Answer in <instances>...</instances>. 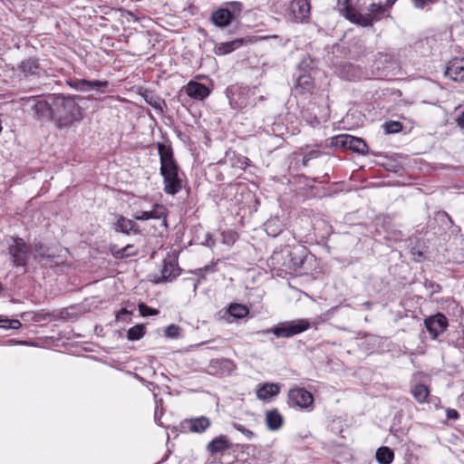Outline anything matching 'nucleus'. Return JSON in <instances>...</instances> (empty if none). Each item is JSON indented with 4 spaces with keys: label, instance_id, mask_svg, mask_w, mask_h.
Segmentation results:
<instances>
[{
    "label": "nucleus",
    "instance_id": "f257e3e1",
    "mask_svg": "<svg viewBox=\"0 0 464 464\" xmlns=\"http://www.w3.org/2000/svg\"><path fill=\"white\" fill-rule=\"evenodd\" d=\"M157 148L160 160V174L164 179V191L175 195L180 191L182 184L179 178V167L174 160L172 148L161 142L157 144Z\"/></svg>",
    "mask_w": 464,
    "mask_h": 464
},
{
    "label": "nucleus",
    "instance_id": "f03ea898",
    "mask_svg": "<svg viewBox=\"0 0 464 464\" xmlns=\"http://www.w3.org/2000/svg\"><path fill=\"white\" fill-rule=\"evenodd\" d=\"M53 122L59 127H67L82 117V110L75 99L70 96L53 95Z\"/></svg>",
    "mask_w": 464,
    "mask_h": 464
},
{
    "label": "nucleus",
    "instance_id": "7ed1b4c3",
    "mask_svg": "<svg viewBox=\"0 0 464 464\" xmlns=\"http://www.w3.org/2000/svg\"><path fill=\"white\" fill-rule=\"evenodd\" d=\"M305 248L300 246L291 248L285 246L280 251H274L271 256L272 264L281 266L286 272L296 271L304 262Z\"/></svg>",
    "mask_w": 464,
    "mask_h": 464
},
{
    "label": "nucleus",
    "instance_id": "20e7f679",
    "mask_svg": "<svg viewBox=\"0 0 464 464\" xmlns=\"http://www.w3.org/2000/svg\"><path fill=\"white\" fill-rule=\"evenodd\" d=\"M257 88L256 86L233 85L227 90L229 104L233 109L243 110L253 107L258 101H263L264 96L256 97Z\"/></svg>",
    "mask_w": 464,
    "mask_h": 464
},
{
    "label": "nucleus",
    "instance_id": "39448f33",
    "mask_svg": "<svg viewBox=\"0 0 464 464\" xmlns=\"http://www.w3.org/2000/svg\"><path fill=\"white\" fill-rule=\"evenodd\" d=\"M310 322L306 319L286 321L267 329L265 333L274 334L277 338H290L310 328Z\"/></svg>",
    "mask_w": 464,
    "mask_h": 464
},
{
    "label": "nucleus",
    "instance_id": "423d86ee",
    "mask_svg": "<svg viewBox=\"0 0 464 464\" xmlns=\"http://www.w3.org/2000/svg\"><path fill=\"white\" fill-rule=\"evenodd\" d=\"M53 95H50L41 99L39 96H31L22 98V101H24V104L33 108L38 121H53Z\"/></svg>",
    "mask_w": 464,
    "mask_h": 464
},
{
    "label": "nucleus",
    "instance_id": "0eeeda50",
    "mask_svg": "<svg viewBox=\"0 0 464 464\" xmlns=\"http://www.w3.org/2000/svg\"><path fill=\"white\" fill-rule=\"evenodd\" d=\"M310 12L311 5L308 0H292L284 15L291 22L302 24L308 22Z\"/></svg>",
    "mask_w": 464,
    "mask_h": 464
},
{
    "label": "nucleus",
    "instance_id": "6e6552de",
    "mask_svg": "<svg viewBox=\"0 0 464 464\" xmlns=\"http://www.w3.org/2000/svg\"><path fill=\"white\" fill-rule=\"evenodd\" d=\"M8 251L13 266L25 269L30 256V246L24 239L13 238V243L9 246Z\"/></svg>",
    "mask_w": 464,
    "mask_h": 464
},
{
    "label": "nucleus",
    "instance_id": "1a4fd4ad",
    "mask_svg": "<svg viewBox=\"0 0 464 464\" xmlns=\"http://www.w3.org/2000/svg\"><path fill=\"white\" fill-rule=\"evenodd\" d=\"M369 14H362L357 13L354 9L351 15H347L346 18L353 23L365 27L372 25L374 20H379L385 12V9L382 4L380 2L378 4L372 3L369 6Z\"/></svg>",
    "mask_w": 464,
    "mask_h": 464
},
{
    "label": "nucleus",
    "instance_id": "9d476101",
    "mask_svg": "<svg viewBox=\"0 0 464 464\" xmlns=\"http://www.w3.org/2000/svg\"><path fill=\"white\" fill-rule=\"evenodd\" d=\"M290 407L311 411L314 404L313 394L304 388H294L288 392Z\"/></svg>",
    "mask_w": 464,
    "mask_h": 464
},
{
    "label": "nucleus",
    "instance_id": "9b49d317",
    "mask_svg": "<svg viewBox=\"0 0 464 464\" xmlns=\"http://www.w3.org/2000/svg\"><path fill=\"white\" fill-rule=\"evenodd\" d=\"M424 324L432 338H437L447 329L448 320L444 314L438 313L435 315L426 318Z\"/></svg>",
    "mask_w": 464,
    "mask_h": 464
},
{
    "label": "nucleus",
    "instance_id": "f8f14e48",
    "mask_svg": "<svg viewBox=\"0 0 464 464\" xmlns=\"http://www.w3.org/2000/svg\"><path fill=\"white\" fill-rule=\"evenodd\" d=\"M335 144L362 154H364L367 151L366 142L361 138H356L351 135L345 134L335 137Z\"/></svg>",
    "mask_w": 464,
    "mask_h": 464
},
{
    "label": "nucleus",
    "instance_id": "ddd939ff",
    "mask_svg": "<svg viewBox=\"0 0 464 464\" xmlns=\"http://www.w3.org/2000/svg\"><path fill=\"white\" fill-rule=\"evenodd\" d=\"M445 75L454 82H464V58L450 60L447 64Z\"/></svg>",
    "mask_w": 464,
    "mask_h": 464
},
{
    "label": "nucleus",
    "instance_id": "4468645a",
    "mask_svg": "<svg viewBox=\"0 0 464 464\" xmlns=\"http://www.w3.org/2000/svg\"><path fill=\"white\" fill-rule=\"evenodd\" d=\"M186 92L189 97L202 101L210 94V90L203 83L190 81L186 86Z\"/></svg>",
    "mask_w": 464,
    "mask_h": 464
},
{
    "label": "nucleus",
    "instance_id": "2eb2a0df",
    "mask_svg": "<svg viewBox=\"0 0 464 464\" xmlns=\"http://www.w3.org/2000/svg\"><path fill=\"white\" fill-rule=\"evenodd\" d=\"M235 18L234 14L227 8H219L212 14L211 20L218 27L227 26Z\"/></svg>",
    "mask_w": 464,
    "mask_h": 464
},
{
    "label": "nucleus",
    "instance_id": "dca6fc26",
    "mask_svg": "<svg viewBox=\"0 0 464 464\" xmlns=\"http://www.w3.org/2000/svg\"><path fill=\"white\" fill-rule=\"evenodd\" d=\"M18 70L27 77L40 75L42 68L36 59L29 58L19 63Z\"/></svg>",
    "mask_w": 464,
    "mask_h": 464
},
{
    "label": "nucleus",
    "instance_id": "f3484780",
    "mask_svg": "<svg viewBox=\"0 0 464 464\" xmlns=\"http://www.w3.org/2000/svg\"><path fill=\"white\" fill-rule=\"evenodd\" d=\"M179 275V269L172 260H164L160 269V276L156 280L157 283L171 280Z\"/></svg>",
    "mask_w": 464,
    "mask_h": 464
},
{
    "label": "nucleus",
    "instance_id": "a211bd4d",
    "mask_svg": "<svg viewBox=\"0 0 464 464\" xmlns=\"http://www.w3.org/2000/svg\"><path fill=\"white\" fill-rule=\"evenodd\" d=\"M114 229L126 235H129L130 232L134 234L140 233L139 226L133 220L128 219L123 216L118 218L114 224Z\"/></svg>",
    "mask_w": 464,
    "mask_h": 464
},
{
    "label": "nucleus",
    "instance_id": "6ab92c4d",
    "mask_svg": "<svg viewBox=\"0 0 464 464\" xmlns=\"http://www.w3.org/2000/svg\"><path fill=\"white\" fill-rule=\"evenodd\" d=\"M280 392V387L276 383H264L258 386L256 397L259 400L266 401L276 396Z\"/></svg>",
    "mask_w": 464,
    "mask_h": 464
},
{
    "label": "nucleus",
    "instance_id": "aec40b11",
    "mask_svg": "<svg viewBox=\"0 0 464 464\" xmlns=\"http://www.w3.org/2000/svg\"><path fill=\"white\" fill-rule=\"evenodd\" d=\"M284 423V417L276 409L266 412V424L270 430H278Z\"/></svg>",
    "mask_w": 464,
    "mask_h": 464
},
{
    "label": "nucleus",
    "instance_id": "412c9836",
    "mask_svg": "<svg viewBox=\"0 0 464 464\" xmlns=\"http://www.w3.org/2000/svg\"><path fill=\"white\" fill-rule=\"evenodd\" d=\"M232 446L231 442L227 440L226 436H219L216 439L212 440L207 446V450L211 454H217L219 452H224L225 450L230 449Z\"/></svg>",
    "mask_w": 464,
    "mask_h": 464
},
{
    "label": "nucleus",
    "instance_id": "4be33fe9",
    "mask_svg": "<svg viewBox=\"0 0 464 464\" xmlns=\"http://www.w3.org/2000/svg\"><path fill=\"white\" fill-rule=\"evenodd\" d=\"M107 86H108L107 81H100V80L89 81V80H85V79H81L78 91L88 92L91 90H96L99 92L102 93V92H104L103 88H106Z\"/></svg>",
    "mask_w": 464,
    "mask_h": 464
},
{
    "label": "nucleus",
    "instance_id": "5701e85b",
    "mask_svg": "<svg viewBox=\"0 0 464 464\" xmlns=\"http://www.w3.org/2000/svg\"><path fill=\"white\" fill-rule=\"evenodd\" d=\"M247 41L244 38H238L227 43H221L217 46V53L219 55L227 54L242 46Z\"/></svg>",
    "mask_w": 464,
    "mask_h": 464
},
{
    "label": "nucleus",
    "instance_id": "b1692460",
    "mask_svg": "<svg viewBox=\"0 0 464 464\" xmlns=\"http://www.w3.org/2000/svg\"><path fill=\"white\" fill-rule=\"evenodd\" d=\"M188 429L192 432L201 433L205 431L210 425V421L207 417H199L191 419L188 421Z\"/></svg>",
    "mask_w": 464,
    "mask_h": 464
},
{
    "label": "nucleus",
    "instance_id": "393cba45",
    "mask_svg": "<svg viewBox=\"0 0 464 464\" xmlns=\"http://www.w3.org/2000/svg\"><path fill=\"white\" fill-rule=\"evenodd\" d=\"M413 398L419 402V403H424L427 401V398L430 395V390L428 386L422 383H417L415 384L411 391Z\"/></svg>",
    "mask_w": 464,
    "mask_h": 464
},
{
    "label": "nucleus",
    "instance_id": "a878e982",
    "mask_svg": "<svg viewBox=\"0 0 464 464\" xmlns=\"http://www.w3.org/2000/svg\"><path fill=\"white\" fill-rule=\"evenodd\" d=\"M314 88V81L310 75H301L296 80L295 89L301 93L310 92Z\"/></svg>",
    "mask_w": 464,
    "mask_h": 464
},
{
    "label": "nucleus",
    "instance_id": "bb28decb",
    "mask_svg": "<svg viewBox=\"0 0 464 464\" xmlns=\"http://www.w3.org/2000/svg\"><path fill=\"white\" fill-rule=\"evenodd\" d=\"M393 459L394 453L389 447L382 446L376 451V460L380 464H391Z\"/></svg>",
    "mask_w": 464,
    "mask_h": 464
},
{
    "label": "nucleus",
    "instance_id": "cd10ccee",
    "mask_svg": "<svg viewBox=\"0 0 464 464\" xmlns=\"http://www.w3.org/2000/svg\"><path fill=\"white\" fill-rule=\"evenodd\" d=\"M143 98L145 102L153 107L155 110L160 111V112H163V107L166 106L165 101L155 95L154 93L150 92H146L143 94Z\"/></svg>",
    "mask_w": 464,
    "mask_h": 464
},
{
    "label": "nucleus",
    "instance_id": "c85d7f7f",
    "mask_svg": "<svg viewBox=\"0 0 464 464\" xmlns=\"http://www.w3.org/2000/svg\"><path fill=\"white\" fill-rule=\"evenodd\" d=\"M265 229L268 236L276 237L283 231L282 225L276 218H270L265 223Z\"/></svg>",
    "mask_w": 464,
    "mask_h": 464
},
{
    "label": "nucleus",
    "instance_id": "c756f323",
    "mask_svg": "<svg viewBox=\"0 0 464 464\" xmlns=\"http://www.w3.org/2000/svg\"><path fill=\"white\" fill-rule=\"evenodd\" d=\"M227 312L230 316L237 319H242L249 314L248 308L240 304H231L227 308Z\"/></svg>",
    "mask_w": 464,
    "mask_h": 464
},
{
    "label": "nucleus",
    "instance_id": "7c9ffc66",
    "mask_svg": "<svg viewBox=\"0 0 464 464\" xmlns=\"http://www.w3.org/2000/svg\"><path fill=\"white\" fill-rule=\"evenodd\" d=\"M145 333L146 328L143 324H136L128 330L127 337L130 341H137L141 339Z\"/></svg>",
    "mask_w": 464,
    "mask_h": 464
},
{
    "label": "nucleus",
    "instance_id": "2f4dec72",
    "mask_svg": "<svg viewBox=\"0 0 464 464\" xmlns=\"http://www.w3.org/2000/svg\"><path fill=\"white\" fill-rule=\"evenodd\" d=\"M337 9L345 18L347 15H351L352 12L354 10L351 5V0H338Z\"/></svg>",
    "mask_w": 464,
    "mask_h": 464
},
{
    "label": "nucleus",
    "instance_id": "473e14b6",
    "mask_svg": "<svg viewBox=\"0 0 464 464\" xmlns=\"http://www.w3.org/2000/svg\"><path fill=\"white\" fill-rule=\"evenodd\" d=\"M0 324H8L1 325L5 329H19L22 326V324L19 320L16 319H8L5 315H0Z\"/></svg>",
    "mask_w": 464,
    "mask_h": 464
},
{
    "label": "nucleus",
    "instance_id": "72a5a7b5",
    "mask_svg": "<svg viewBox=\"0 0 464 464\" xmlns=\"http://www.w3.org/2000/svg\"><path fill=\"white\" fill-rule=\"evenodd\" d=\"M383 128L386 133H397L401 130L402 125L399 121H388L383 124Z\"/></svg>",
    "mask_w": 464,
    "mask_h": 464
},
{
    "label": "nucleus",
    "instance_id": "f704fd0d",
    "mask_svg": "<svg viewBox=\"0 0 464 464\" xmlns=\"http://www.w3.org/2000/svg\"><path fill=\"white\" fill-rule=\"evenodd\" d=\"M150 214L152 216V219H160L166 217V208L163 205L155 204Z\"/></svg>",
    "mask_w": 464,
    "mask_h": 464
},
{
    "label": "nucleus",
    "instance_id": "c9c22d12",
    "mask_svg": "<svg viewBox=\"0 0 464 464\" xmlns=\"http://www.w3.org/2000/svg\"><path fill=\"white\" fill-rule=\"evenodd\" d=\"M139 311L142 316L157 315L159 314V310L151 308L144 303L139 304Z\"/></svg>",
    "mask_w": 464,
    "mask_h": 464
},
{
    "label": "nucleus",
    "instance_id": "e433bc0d",
    "mask_svg": "<svg viewBox=\"0 0 464 464\" xmlns=\"http://www.w3.org/2000/svg\"><path fill=\"white\" fill-rule=\"evenodd\" d=\"M126 250L122 248H117L116 246L111 247V255L118 259H123L126 257H130V254H126Z\"/></svg>",
    "mask_w": 464,
    "mask_h": 464
},
{
    "label": "nucleus",
    "instance_id": "4c0bfd02",
    "mask_svg": "<svg viewBox=\"0 0 464 464\" xmlns=\"http://www.w3.org/2000/svg\"><path fill=\"white\" fill-rule=\"evenodd\" d=\"M165 335L170 338H177L179 335V327L170 324L165 329Z\"/></svg>",
    "mask_w": 464,
    "mask_h": 464
},
{
    "label": "nucleus",
    "instance_id": "58836bf2",
    "mask_svg": "<svg viewBox=\"0 0 464 464\" xmlns=\"http://www.w3.org/2000/svg\"><path fill=\"white\" fill-rule=\"evenodd\" d=\"M438 0H412L413 5L419 9H424L432 4H435Z\"/></svg>",
    "mask_w": 464,
    "mask_h": 464
},
{
    "label": "nucleus",
    "instance_id": "ea45409f",
    "mask_svg": "<svg viewBox=\"0 0 464 464\" xmlns=\"http://www.w3.org/2000/svg\"><path fill=\"white\" fill-rule=\"evenodd\" d=\"M319 155H320V151L315 150H310L309 152L305 153L303 157L304 166H306L309 160L318 158Z\"/></svg>",
    "mask_w": 464,
    "mask_h": 464
},
{
    "label": "nucleus",
    "instance_id": "a19ab883",
    "mask_svg": "<svg viewBox=\"0 0 464 464\" xmlns=\"http://www.w3.org/2000/svg\"><path fill=\"white\" fill-rule=\"evenodd\" d=\"M133 218L136 220L145 221L152 219V216L150 214V211H140L133 215Z\"/></svg>",
    "mask_w": 464,
    "mask_h": 464
},
{
    "label": "nucleus",
    "instance_id": "79ce46f5",
    "mask_svg": "<svg viewBox=\"0 0 464 464\" xmlns=\"http://www.w3.org/2000/svg\"><path fill=\"white\" fill-rule=\"evenodd\" d=\"M130 314V311H128L125 308H121V310H119L116 313V319L117 320L125 321L126 320L125 316H129Z\"/></svg>",
    "mask_w": 464,
    "mask_h": 464
},
{
    "label": "nucleus",
    "instance_id": "37998d69",
    "mask_svg": "<svg viewBox=\"0 0 464 464\" xmlns=\"http://www.w3.org/2000/svg\"><path fill=\"white\" fill-rule=\"evenodd\" d=\"M446 414L447 418L450 420H458L459 418V412L454 409H448Z\"/></svg>",
    "mask_w": 464,
    "mask_h": 464
},
{
    "label": "nucleus",
    "instance_id": "c03bdc74",
    "mask_svg": "<svg viewBox=\"0 0 464 464\" xmlns=\"http://www.w3.org/2000/svg\"><path fill=\"white\" fill-rule=\"evenodd\" d=\"M123 248L127 249L126 254H130V256H134L138 254V250L135 248L133 245L129 244Z\"/></svg>",
    "mask_w": 464,
    "mask_h": 464
},
{
    "label": "nucleus",
    "instance_id": "a18cd8bd",
    "mask_svg": "<svg viewBox=\"0 0 464 464\" xmlns=\"http://www.w3.org/2000/svg\"><path fill=\"white\" fill-rule=\"evenodd\" d=\"M80 80L81 79H72V80L68 81V84L72 88H73V89L78 91L79 90V86H80Z\"/></svg>",
    "mask_w": 464,
    "mask_h": 464
},
{
    "label": "nucleus",
    "instance_id": "49530a36",
    "mask_svg": "<svg viewBox=\"0 0 464 464\" xmlns=\"http://www.w3.org/2000/svg\"><path fill=\"white\" fill-rule=\"evenodd\" d=\"M238 430H240L242 433H244L247 438H252L254 436V432L242 427V426H239L237 428Z\"/></svg>",
    "mask_w": 464,
    "mask_h": 464
},
{
    "label": "nucleus",
    "instance_id": "de8ad7c7",
    "mask_svg": "<svg viewBox=\"0 0 464 464\" xmlns=\"http://www.w3.org/2000/svg\"><path fill=\"white\" fill-rule=\"evenodd\" d=\"M238 430H240L242 433H244L247 438H252L254 436V432L242 427V426H239L237 428Z\"/></svg>",
    "mask_w": 464,
    "mask_h": 464
},
{
    "label": "nucleus",
    "instance_id": "09e8293b",
    "mask_svg": "<svg viewBox=\"0 0 464 464\" xmlns=\"http://www.w3.org/2000/svg\"><path fill=\"white\" fill-rule=\"evenodd\" d=\"M214 244H215V241L212 238V236L210 234H208L205 245L209 246V247H212L214 246Z\"/></svg>",
    "mask_w": 464,
    "mask_h": 464
},
{
    "label": "nucleus",
    "instance_id": "8fccbe9b",
    "mask_svg": "<svg viewBox=\"0 0 464 464\" xmlns=\"http://www.w3.org/2000/svg\"><path fill=\"white\" fill-rule=\"evenodd\" d=\"M457 122L459 127L464 129V111L462 112V114L460 116L458 117Z\"/></svg>",
    "mask_w": 464,
    "mask_h": 464
},
{
    "label": "nucleus",
    "instance_id": "3c124183",
    "mask_svg": "<svg viewBox=\"0 0 464 464\" xmlns=\"http://www.w3.org/2000/svg\"><path fill=\"white\" fill-rule=\"evenodd\" d=\"M231 5H232V7L234 8L235 11L237 10V11L240 12L241 6H242V5L240 3L233 2V3H231Z\"/></svg>",
    "mask_w": 464,
    "mask_h": 464
}]
</instances>
